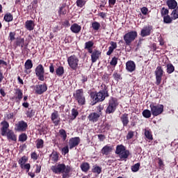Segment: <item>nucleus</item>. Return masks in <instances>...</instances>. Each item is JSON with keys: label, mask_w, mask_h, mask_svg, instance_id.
I'll return each mask as SVG.
<instances>
[{"label": "nucleus", "mask_w": 178, "mask_h": 178, "mask_svg": "<svg viewBox=\"0 0 178 178\" xmlns=\"http://www.w3.org/2000/svg\"><path fill=\"white\" fill-rule=\"evenodd\" d=\"M102 90L99 92H91L90 98L92 99L91 104L95 105L98 102H103L105 101V98L109 97V92L108 90V86L102 83L101 85Z\"/></svg>", "instance_id": "1"}, {"label": "nucleus", "mask_w": 178, "mask_h": 178, "mask_svg": "<svg viewBox=\"0 0 178 178\" xmlns=\"http://www.w3.org/2000/svg\"><path fill=\"white\" fill-rule=\"evenodd\" d=\"M72 168L70 165H66L65 163H58V165H52L51 170L56 175L62 174V178L70 177V173L72 170Z\"/></svg>", "instance_id": "2"}, {"label": "nucleus", "mask_w": 178, "mask_h": 178, "mask_svg": "<svg viewBox=\"0 0 178 178\" xmlns=\"http://www.w3.org/2000/svg\"><path fill=\"white\" fill-rule=\"evenodd\" d=\"M115 154L118 155L120 161H126L130 156V151L126 149V147L123 145H118L116 146Z\"/></svg>", "instance_id": "3"}, {"label": "nucleus", "mask_w": 178, "mask_h": 178, "mask_svg": "<svg viewBox=\"0 0 178 178\" xmlns=\"http://www.w3.org/2000/svg\"><path fill=\"white\" fill-rule=\"evenodd\" d=\"M118 106H119V102L118 98L111 97L108 101V106L106 109V113L111 115V113H115Z\"/></svg>", "instance_id": "4"}, {"label": "nucleus", "mask_w": 178, "mask_h": 178, "mask_svg": "<svg viewBox=\"0 0 178 178\" xmlns=\"http://www.w3.org/2000/svg\"><path fill=\"white\" fill-rule=\"evenodd\" d=\"M138 35V34L136 31H131L125 33L123 36L125 45H127V47H130V45H131V42L136 40Z\"/></svg>", "instance_id": "5"}, {"label": "nucleus", "mask_w": 178, "mask_h": 178, "mask_svg": "<svg viewBox=\"0 0 178 178\" xmlns=\"http://www.w3.org/2000/svg\"><path fill=\"white\" fill-rule=\"evenodd\" d=\"M74 99L78 102V105L82 106L86 104V96L84 95V90L78 89L73 94Z\"/></svg>", "instance_id": "6"}, {"label": "nucleus", "mask_w": 178, "mask_h": 178, "mask_svg": "<svg viewBox=\"0 0 178 178\" xmlns=\"http://www.w3.org/2000/svg\"><path fill=\"white\" fill-rule=\"evenodd\" d=\"M149 107L151 108V112L153 116H159V115L163 113V104H156V103H152L150 104Z\"/></svg>", "instance_id": "7"}, {"label": "nucleus", "mask_w": 178, "mask_h": 178, "mask_svg": "<svg viewBox=\"0 0 178 178\" xmlns=\"http://www.w3.org/2000/svg\"><path fill=\"white\" fill-rule=\"evenodd\" d=\"M35 73L36 77L40 81H44L45 80V69L42 64H39L35 69Z\"/></svg>", "instance_id": "8"}, {"label": "nucleus", "mask_w": 178, "mask_h": 178, "mask_svg": "<svg viewBox=\"0 0 178 178\" xmlns=\"http://www.w3.org/2000/svg\"><path fill=\"white\" fill-rule=\"evenodd\" d=\"M79 58H77L76 55H72L67 58V63L72 70H77V67H79Z\"/></svg>", "instance_id": "9"}, {"label": "nucleus", "mask_w": 178, "mask_h": 178, "mask_svg": "<svg viewBox=\"0 0 178 178\" xmlns=\"http://www.w3.org/2000/svg\"><path fill=\"white\" fill-rule=\"evenodd\" d=\"M165 72L163 71V68H162V66H158L156 68V70L154 72V74L156 76V86H159L161 83H162V77L163 76Z\"/></svg>", "instance_id": "10"}, {"label": "nucleus", "mask_w": 178, "mask_h": 178, "mask_svg": "<svg viewBox=\"0 0 178 178\" xmlns=\"http://www.w3.org/2000/svg\"><path fill=\"white\" fill-rule=\"evenodd\" d=\"M29 124L24 120L19 121L15 124V131L18 132H24L27 130Z\"/></svg>", "instance_id": "11"}, {"label": "nucleus", "mask_w": 178, "mask_h": 178, "mask_svg": "<svg viewBox=\"0 0 178 178\" xmlns=\"http://www.w3.org/2000/svg\"><path fill=\"white\" fill-rule=\"evenodd\" d=\"M47 90H48V86H47V84L44 83L43 84L36 85L35 92L38 95H42V94H44Z\"/></svg>", "instance_id": "12"}, {"label": "nucleus", "mask_w": 178, "mask_h": 178, "mask_svg": "<svg viewBox=\"0 0 178 178\" xmlns=\"http://www.w3.org/2000/svg\"><path fill=\"white\" fill-rule=\"evenodd\" d=\"M80 137L71 138L69 140V148L70 149H73V148L78 147L80 144Z\"/></svg>", "instance_id": "13"}, {"label": "nucleus", "mask_w": 178, "mask_h": 178, "mask_svg": "<svg viewBox=\"0 0 178 178\" xmlns=\"http://www.w3.org/2000/svg\"><path fill=\"white\" fill-rule=\"evenodd\" d=\"M51 120L54 126H59V124H60V118L57 111H54V112L51 113Z\"/></svg>", "instance_id": "14"}, {"label": "nucleus", "mask_w": 178, "mask_h": 178, "mask_svg": "<svg viewBox=\"0 0 178 178\" xmlns=\"http://www.w3.org/2000/svg\"><path fill=\"white\" fill-rule=\"evenodd\" d=\"M6 136L8 141H13V143H17V135L15 134L13 130L8 129L6 132Z\"/></svg>", "instance_id": "15"}, {"label": "nucleus", "mask_w": 178, "mask_h": 178, "mask_svg": "<svg viewBox=\"0 0 178 178\" xmlns=\"http://www.w3.org/2000/svg\"><path fill=\"white\" fill-rule=\"evenodd\" d=\"M99 118H101V115L97 112L90 113L88 116V119L90 123H97L99 120Z\"/></svg>", "instance_id": "16"}, {"label": "nucleus", "mask_w": 178, "mask_h": 178, "mask_svg": "<svg viewBox=\"0 0 178 178\" xmlns=\"http://www.w3.org/2000/svg\"><path fill=\"white\" fill-rule=\"evenodd\" d=\"M15 97H13V99H15L16 102H19L23 99V90L20 88L15 89Z\"/></svg>", "instance_id": "17"}, {"label": "nucleus", "mask_w": 178, "mask_h": 178, "mask_svg": "<svg viewBox=\"0 0 178 178\" xmlns=\"http://www.w3.org/2000/svg\"><path fill=\"white\" fill-rule=\"evenodd\" d=\"M152 31V26H145L140 31L141 37H148L151 35V31Z\"/></svg>", "instance_id": "18"}, {"label": "nucleus", "mask_w": 178, "mask_h": 178, "mask_svg": "<svg viewBox=\"0 0 178 178\" xmlns=\"http://www.w3.org/2000/svg\"><path fill=\"white\" fill-rule=\"evenodd\" d=\"M2 127L1 128V134L3 136H6V133H8V129H9V122L7 121H3L1 122Z\"/></svg>", "instance_id": "19"}, {"label": "nucleus", "mask_w": 178, "mask_h": 178, "mask_svg": "<svg viewBox=\"0 0 178 178\" xmlns=\"http://www.w3.org/2000/svg\"><path fill=\"white\" fill-rule=\"evenodd\" d=\"M126 70L129 73H133L136 70V63L133 60H129L126 63Z\"/></svg>", "instance_id": "20"}, {"label": "nucleus", "mask_w": 178, "mask_h": 178, "mask_svg": "<svg viewBox=\"0 0 178 178\" xmlns=\"http://www.w3.org/2000/svg\"><path fill=\"white\" fill-rule=\"evenodd\" d=\"M120 120L122 123L123 127H127L129 123H130V120H129V114L124 113L120 116Z\"/></svg>", "instance_id": "21"}, {"label": "nucleus", "mask_w": 178, "mask_h": 178, "mask_svg": "<svg viewBox=\"0 0 178 178\" xmlns=\"http://www.w3.org/2000/svg\"><path fill=\"white\" fill-rule=\"evenodd\" d=\"M101 55V51L97 49H94L93 53L91 54L92 63H95L97 60L99 59V56Z\"/></svg>", "instance_id": "22"}, {"label": "nucleus", "mask_w": 178, "mask_h": 178, "mask_svg": "<svg viewBox=\"0 0 178 178\" xmlns=\"http://www.w3.org/2000/svg\"><path fill=\"white\" fill-rule=\"evenodd\" d=\"M34 27H35V24H34V21L33 20H27L25 22V29L29 31H33L34 30Z\"/></svg>", "instance_id": "23"}, {"label": "nucleus", "mask_w": 178, "mask_h": 178, "mask_svg": "<svg viewBox=\"0 0 178 178\" xmlns=\"http://www.w3.org/2000/svg\"><path fill=\"white\" fill-rule=\"evenodd\" d=\"M70 30L72 33L79 34L81 31V26L79 25V24H73L70 27Z\"/></svg>", "instance_id": "24"}, {"label": "nucleus", "mask_w": 178, "mask_h": 178, "mask_svg": "<svg viewBox=\"0 0 178 178\" xmlns=\"http://www.w3.org/2000/svg\"><path fill=\"white\" fill-rule=\"evenodd\" d=\"M113 150V149L112 148V146H108V145H106L104 147H103V148L101 150V152L102 155H109V154H111V152H112Z\"/></svg>", "instance_id": "25"}, {"label": "nucleus", "mask_w": 178, "mask_h": 178, "mask_svg": "<svg viewBox=\"0 0 178 178\" xmlns=\"http://www.w3.org/2000/svg\"><path fill=\"white\" fill-rule=\"evenodd\" d=\"M166 5L168 6V8L171 10H174L178 7L177 1H176V0H168L166 1Z\"/></svg>", "instance_id": "26"}, {"label": "nucleus", "mask_w": 178, "mask_h": 178, "mask_svg": "<svg viewBox=\"0 0 178 178\" xmlns=\"http://www.w3.org/2000/svg\"><path fill=\"white\" fill-rule=\"evenodd\" d=\"M81 170H82V172H83L84 173H87V172H88V170H90L91 166L90 165V164L88 162H83L81 165Z\"/></svg>", "instance_id": "27"}, {"label": "nucleus", "mask_w": 178, "mask_h": 178, "mask_svg": "<svg viewBox=\"0 0 178 178\" xmlns=\"http://www.w3.org/2000/svg\"><path fill=\"white\" fill-rule=\"evenodd\" d=\"M49 156L53 163H56V162L59 161V154H58V152L53 151Z\"/></svg>", "instance_id": "28"}, {"label": "nucleus", "mask_w": 178, "mask_h": 178, "mask_svg": "<svg viewBox=\"0 0 178 178\" xmlns=\"http://www.w3.org/2000/svg\"><path fill=\"white\" fill-rule=\"evenodd\" d=\"M92 172L95 175H101L102 173V167L96 164L92 166Z\"/></svg>", "instance_id": "29"}, {"label": "nucleus", "mask_w": 178, "mask_h": 178, "mask_svg": "<svg viewBox=\"0 0 178 178\" xmlns=\"http://www.w3.org/2000/svg\"><path fill=\"white\" fill-rule=\"evenodd\" d=\"M15 45V47H21V48H23V47H24V38L22 37L17 38Z\"/></svg>", "instance_id": "30"}, {"label": "nucleus", "mask_w": 178, "mask_h": 178, "mask_svg": "<svg viewBox=\"0 0 178 178\" xmlns=\"http://www.w3.org/2000/svg\"><path fill=\"white\" fill-rule=\"evenodd\" d=\"M56 74L58 76V77H62L63 74H65V67L63 66H58L56 69Z\"/></svg>", "instance_id": "31"}, {"label": "nucleus", "mask_w": 178, "mask_h": 178, "mask_svg": "<svg viewBox=\"0 0 178 178\" xmlns=\"http://www.w3.org/2000/svg\"><path fill=\"white\" fill-rule=\"evenodd\" d=\"M58 134L62 139V141H66L67 138V134H66V131L63 129H61L58 131Z\"/></svg>", "instance_id": "32"}, {"label": "nucleus", "mask_w": 178, "mask_h": 178, "mask_svg": "<svg viewBox=\"0 0 178 178\" xmlns=\"http://www.w3.org/2000/svg\"><path fill=\"white\" fill-rule=\"evenodd\" d=\"M166 72L168 74H172L175 72V65L172 63H168L166 65Z\"/></svg>", "instance_id": "33"}, {"label": "nucleus", "mask_w": 178, "mask_h": 178, "mask_svg": "<svg viewBox=\"0 0 178 178\" xmlns=\"http://www.w3.org/2000/svg\"><path fill=\"white\" fill-rule=\"evenodd\" d=\"M5 22L7 23H10V22H13V15L10 13H7L3 17Z\"/></svg>", "instance_id": "34"}, {"label": "nucleus", "mask_w": 178, "mask_h": 178, "mask_svg": "<svg viewBox=\"0 0 178 178\" xmlns=\"http://www.w3.org/2000/svg\"><path fill=\"white\" fill-rule=\"evenodd\" d=\"M29 161V158L26 156H23L19 159L18 163L20 165V168H23V165H26V163Z\"/></svg>", "instance_id": "35"}, {"label": "nucleus", "mask_w": 178, "mask_h": 178, "mask_svg": "<svg viewBox=\"0 0 178 178\" xmlns=\"http://www.w3.org/2000/svg\"><path fill=\"white\" fill-rule=\"evenodd\" d=\"M35 143L37 149L44 148V140H42V138H38L36 140Z\"/></svg>", "instance_id": "36"}, {"label": "nucleus", "mask_w": 178, "mask_h": 178, "mask_svg": "<svg viewBox=\"0 0 178 178\" xmlns=\"http://www.w3.org/2000/svg\"><path fill=\"white\" fill-rule=\"evenodd\" d=\"M24 68L26 70H30V69H33V61L31 59H28L25 62Z\"/></svg>", "instance_id": "37"}, {"label": "nucleus", "mask_w": 178, "mask_h": 178, "mask_svg": "<svg viewBox=\"0 0 178 178\" xmlns=\"http://www.w3.org/2000/svg\"><path fill=\"white\" fill-rule=\"evenodd\" d=\"M152 114V113L151 112V111L148 109L144 110L142 113L143 118H145L146 119H149V118H151Z\"/></svg>", "instance_id": "38"}, {"label": "nucleus", "mask_w": 178, "mask_h": 178, "mask_svg": "<svg viewBox=\"0 0 178 178\" xmlns=\"http://www.w3.org/2000/svg\"><path fill=\"white\" fill-rule=\"evenodd\" d=\"M92 28L93 30H95V31H98V30H99V29L101 28V24L95 21L92 23Z\"/></svg>", "instance_id": "39"}, {"label": "nucleus", "mask_w": 178, "mask_h": 178, "mask_svg": "<svg viewBox=\"0 0 178 178\" xmlns=\"http://www.w3.org/2000/svg\"><path fill=\"white\" fill-rule=\"evenodd\" d=\"M71 115H72V120H74L76 118L79 116V111L76 108H72L71 111Z\"/></svg>", "instance_id": "40"}, {"label": "nucleus", "mask_w": 178, "mask_h": 178, "mask_svg": "<svg viewBox=\"0 0 178 178\" xmlns=\"http://www.w3.org/2000/svg\"><path fill=\"white\" fill-rule=\"evenodd\" d=\"M173 22V18L170 17V15H165L163 17V22L166 24H170Z\"/></svg>", "instance_id": "41"}, {"label": "nucleus", "mask_w": 178, "mask_h": 178, "mask_svg": "<svg viewBox=\"0 0 178 178\" xmlns=\"http://www.w3.org/2000/svg\"><path fill=\"white\" fill-rule=\"evenodd\" d=\"M93 47H94V42L92 40H89V41L85 42L84 49L92 48Z\"/></svg>", "instance_id": "42"}, {"label": "nucleus", "mask_w": 178, "mask_h": 178, "mask_svg": "<svg viewBox=\"0 0 178 178\" xmlns=\"http://www.w3.org/2000/svg\"><path fill=\"white\" fill-rule=\"evenodd\" d=\"M171 15L172 16V19L173 20H176V19H178V7L172 10Z\"/></svg>", "instance_id": "43"}, {"label": "nucleus", "mask_w": 178, "mask_h": 178, "mask_svg": "<svg viewBox=\"0 0 178 178\" xmlns=\"http://www.w3.org/2000/svg\"><path fill=\"white\" fill-rule=\"evenodd\" d=\"M67 13V11L65 9V6L63 5L61 7L59 8L58 10V15L59 16H62L66 15Z\"/></svg>", "instance_id": "44"}, {"label": "nucleus", "mask_w": 178, "mask_h": 178, "mask_svg": "<svg viewBox=\"0 0 178 178\" xmlns=\"http://www.w3.org/2000/svg\"><path fill=\"white\" fill-rule=\"evenodd\" d=\"M86 0H76V3L78 8H83L86 3Z\"/></svg>", "instance_id": "45"}, {"label": "nucleus", "mask_w": 178, "mask_h": 178, "mask_svg": "<svg viewBox=\"0 0 178 178\" xmlns=\"http://www.w3.org/2000/svg\"><path fill=\"white\" fill-rule=\"evenodd\" d=\"M145 136L146 138H147V140H150L151 141L154 140V137H152V133H151V131H149V130H145Z\"/></svg>", "instance_id": "46"}, {"label": "nucleus", "mask_w": 178, "mask_h": 178, "mask_svg": "<svg viewBox=\"0 0 178 178\" xmlns=\"http://www.w3.org/2000/svg\"><path fill=\"white\" fill-rule=\"evenodd\" d=\"M161 15L162 17L169 15V10L168 8H165V7H163L161 10Z\"/></svg>", "instance_id": "47"}, {"label": "nucleus", "mask_w": 178, "mask_h": 178, "mask_svg": "<svg viewBox=\"0 0 178 178\" xmlns=\"http://www.w3.org/2000/svg\"><path fill=\"white\" fill-rule=\"evenodd\" d=\"M27 140V135L24 133L21 134L19 136V141H21L22 143H24V141Z\"/></svg>", "instance_id": "48"}, {"label": "nucleus", "mask_w": 178, "mask_h": 178, "mask_svg": "<svg viewBox=\"0 0 178 178\" xmlns=\"http://www.w3.org/2000/svg\"><path fill=\"white\" fill-rule=\"evenodd\" d=\"M140 163H137L135 165L131 166V170L134 172H138V170H140Z\"/></svg>", "instance_id": "49"}, {"label": "nucleus", "mask_w": 178, "mask_h": 178, "mask_svg": "<svg viewBox=\"0 0 178 178\" xmlns=\"http://www.w3.org/2000/svg\"><path fill=\"white\" fill-rule=\"evenodd\" d=\"M8 38L11 42L12 41H15V40H16V31L10 32Z\"/></svg>", "instance_id": "50"}, {"label": "nucleus", "mask_w": 178, "mask_h": 178, "mask_svg": "<svg viewBox=\"0 0 178 178\" xmlns=\"http://www.w3.org/2000/svg\"><path fill=\"white\" fill-rule=\"evenodd\" d=\"M35 115V111L31 109L26 111V116L27 118H33Z\"/></svg>", "instance_id": "51"}, {"label": "nucleus", "mask_w": 178, "mask_h": 178, "mask_svg": "<svg viewBox=\"0 0 178 178\" xmlns=\"http://www.w3.org/2000/svg\"><path fill=\"white\" fill-rule=\"evenodd\" d=\"M113 76L114 80H115V81H119V80H120L122 79L120 74H119L116 72H114Z\"/></svg>", "instance_id": "52"}, {"label": "nucleus", "mask_w": 178, "mask_h": 178, "mask_svg": "<svg viewBox=\"0 0 178 178\" xmlns=\"http://www.w3.org/2000/svg\"><path fill=\"white\" fill-rule=\"evenodd\" d=\"M97 112L96 113H99L100 116H102V111H104V106L99 104L97 107Z\"/></svg>", "instance_id": "53"}, {"label": "nucleus", "mask_w": 178, "mask_h": 178, "mask_svg": "<svg viewBox=\"0 0 178 178\" xmlns=\"http://www.w3.org/2000/svg\"><path fill=\"white\" fill-rule=\"evenodd\" d=\"M134 137V131H129L128 134H127V140H131Z\"/></svg>", "instance_id": "54"}, {"label": "nucleus", "mask_w": 178, "mask_h": 178, "mask_svg": "<svg viewBox=\"0 0 178 178\" xmlns=\"http://www.w3.org/2000/svg\"><path fill=\"white\" fill-rule=\"evenodd\" d=\"M158 161H159L158 163H159V169L163 170V168L165 167V164H163V161H162V159L159 157L158 158Z\"/></svg>", "instance_id": "55"}, {"label": "nucleus", "mask_w": 178, "mask_h": 178, "mask_svg": "<svg viewBox=\"0 0 178 178\" xmlns=\"http://www.w3.org/2000/svg\"><path fill=\"white\" fill-rule=\"evenodd\" d=\"M110 65L111 66H116L118 65V58L114 56L110 62Z\"/></svg>", "instance_id": "56"}, {"label": "nucleus", "mask_w": 178, "mask_h": 178, "mask_svg": "<svg viewBox=\"0 0 178 178\" xmlns=\"http://www.w3.org/2000/svg\"><path fill=\"white\" fill-rule=\"evenodd\" d=\"M31 168V165L30 163L24 164L21 169H26V172H29L30 169Z\"/></svg>", "instance_id": "57"}, {"label": "nucleus", "mask_w": 178, "mask_h": 178, "mask_svg": "<svg viewBox=\"0 0 178 178\" xmlns=\"http://www.w3.org/2000/svg\"><path fill=\"white\" fill-rule=\"evenodd\" d=\"M31 158L33 161H37L38 159V154H37V152H33L31 154Z\"/></svg>", "instance_id": "58"}, {"label": "nucleus", "mask_w": 178, "mask_h": 178, "mask_svg": "<svg viewBox=\"0 0 178 178\" xmlns=\"http://www.w3.org/2000/svg\"><path fill=\"white\" fill-rule=\"evenodd\" d=\"M31 5H32L33 9H36V8L38 7V0H33L31 3Z\"/></svg>", "instance_id": "59"}, {"label": "nucleus", "mask_w": 178, "mask_h": 178, "mask_svg": "<svg viewBox=\"0 0 178 178\" xmlns=\"http://www.w3.org/2000/svg\"><path fill=\"white\" fill-rule=\"evenodd\" d=\"M81 81L82 84H86V83H87V81H88V77L86 75H82Z\"/></svg>", "instance_id": "60"}, {"label": "nucleus", "mask_w": 178, "mask_h": 178, "mask_svg": "<svg viewBox=\"0 0 178 178\" xmlns=\"http://www.w3.org/2000/svg\"><path fill=\"white\" fill-rule=\"evenodd\" d=\"M102 80H103V81H105V83H108L109 82V74H104L102 76Z\"/></svg>", "instance_id": "61"}, {"label": "nucleus", "mask_w": 178, "mask_h": 178, "mask_svg": "<svg viewBox=\"0 0 178 178\" xmlns=\"http://www.w3.org/2000/svg\"><path fill=\"white\" fill-rule=\"evenodd\" d=\"M62 153L64 154V155H66V154H69V146L67 145L63 147Z\"/></svg>", "instance_id": "62"}, {"label": "nucleus", "mask_w": 178, "mask_h": 178, "mask_svg": "<svg viewBox=\"0 0 178 178\" xmlns=\"http://www.w3.org/2000/svg\"><path fill=\"white\" fill-rule=\"evenodd\" d=\"M140 10L143 15H147V13H148V8L147 7L142 8Z\"/></svg>", "instance_id": "63"}, {"label": "nucleus", "mask_w": 178, "mask_h": 178, "mask_svg": "<svg viewBox=\"0 0 178 178\" xmlns=\"http://www.w3.org/2000/svg\"><path fill=\"white\" fill-rule=\"evenodd\" d=\"M98 139L99 140V141H104V140H105V138H106V137H105V135L104 134H99L97 135Z\"/></svg>", "instance_id": "64"}]
</instances>
